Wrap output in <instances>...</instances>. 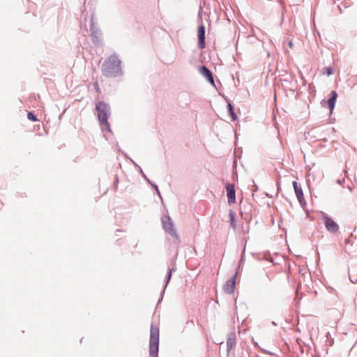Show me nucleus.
I'll return each instance as SVG.
<instances>
[{
	"mask_svg": "<svg viewBox=\"0 0 357 357\" xmlns=\"http://www.w3.org/2000/svg\"><path fill=\"white\" fill-rule=\"evenodd\" d=\"M121 61L118 56L112 54L108 56L103 62L101 71L106 77H115L122 75Z\"/></svg>",
	"mask_w": 357,
	"mask_h": 357,
	"instance_id": "obj_1",
	"label": "nucleus"
},
{
	"mask_svg": "<svg viewBox=\"0 0 357 357\" xmlns=\"http://www.w3.org/2000/svg\"><path fill=\"white\" fill-rule=\"evenodd\" d=\"M96 110L98 112V117L102 126L103 130L110 131L109 124L107 121L110 115L109 107L104 102H98L96 104Z\"/></svg>",
	"mask_w": 357,
	"mask_h": 357,
	"instance_id": "obj_2",
	"label": "nucleus"
},
{
	"mask_svg": "<svg viewBox=\"0 0 357 357\" xmlns=\"http://www.w3.org/2000/svg\"><path fill=\"white\" fill-rule=\"evenodd\" d=\"M159 328L156 325L151 326L149 340V354L152 357H158Z\"/></svg>",
	"mask_w": 357,
	"mask_h": 357,
	"instance_id": "obj_3",
	"label": "nucleus"
},
{
	"mask_svg": "<svg viewBox=\"0 0 357 357\" xmlns=\"http://www.w3.org/2000/svg\"><path fill=\"white\" fill-rule=\"evenodd\" d=\"M322 220L327 231L332 234H335L339 231V225L331 218L324 213Z\"/></svg>",
	"mask_w": 357,
	"mask_h": 357,
	"instance_id": "obj_4",
	"label": "nucleus"
},
{
	"mask_svg": "<svg viewBox=\"0 0 357 357\" xmlns=\"http://www.w3.org/2000/svg\"><path fill=\"white\" fill-rule=\"evenodd\" d=\"M198 46L200 49L205 47V26L200 25L197 30Z\"/></svg>",
	"mask_w": 357,
	"mask_h": 357,
	"instance_id": "obj_5",
	"label": "nucleus"
},
{
	"mask_svg": "<svg viewBox=\"0 0 357 357\" xmlns=\"http://www.w3.org/2000/svg\"><path fill=\"white\" fill-rule=\"evenodd\" d=\"M226 188L228 203L229 204H234L236 202L234 185L233 184H228Z\"/></svg>",
	"mask_w": 357,
	"mask_h": 357,
	"instance_id": "obj_6",
	"label": "nucleus"
},
{
	"mask_svg": "<svg viewBox=\"0 0 357 357\" xmlns=\"http://www.w3.org/2000/svg\"><path fill=\"white\" fill-rule=\"evenodd\" d=\"M199 73L213 85L215 84L212 73L206 67L202 66Z\"/></svg>",
	"mask_w": 357,
	"mask_h": 357,
	"instance_id": "obj_7",
	"label": "nucleus"
},
{
	"mask_svg": "<svg viewBox=\"0 0 357 357\" xmlns=\"http://www.w3.org/2000/svg\"><path fill=\"white\" fill-rule=\"evenodd\" d=\"M235 289V278H231L227 280L224 286V289L227 293L231 294L234 291Z\"/></svg>",
	"mask_w": 357,
	"mask_h": 357,
	"instance_id": "obj_8",
	"label": "nucleus"
},
{
	"mask_svg": "<svg viewBox=\"0 0 357 357\" xmlns=\"http://www.w3.org/2000/svg\"><path fill=\"white\" fill-rule=\"evenodd\" d=\"M293 186L295 190V193L300 203L304 199L303 190L301 186L297 183L296 181L293 182Z\"/></svg>",
	"mask_w": 357,
	"mask_h": 357,
	"instance_id": "obj_9",
	"label": "nucleus"
},
{
	"mask_svg": "<svg viewBox=\"0 0 357 357\" xmlns=\"http://www.w3.org/2000/svg\"><path fill=\"white\" fill-rule=\"evenodd\" d=\"M337 98V93H336V91H331V98L328 100V105L331 112H333V110L335 107V104Z\"/></svg>",
	"mask_w": 357,
	"mask_h": 357,
	"instance_id": "obj_10",
	"label": "nucleus"
},
{
	"mask_svg": "<svg viewBox=\"0 0 357 357\" xmlns=\"http://www.w3.org/2000/svg\"><path fill=\"white\" fill-rule=\"evenodd\" d=\"M164 228L171 235H172V236L176 235V231L174 230L173 225L171 222H164Z\"/></svg>",
	"mask_w": 357,
	"mask_h": 357,
	"instance_id": "obj_11",
	"label": "nucleus"
},
{
	"mask_svg": "<svg viewBox=\"0 0 357 357\" xmlns=\"http://www.w3.org/2000/svg\"><path fill=\"white\" fill-rule=\"evenodd\" d=\"M235 213L234 211H230L229 213V217L231 221V226L234 229L236 227V220H235Z\"/></svg>",
	"mask_w": 357,
	"mask_h": 357,
	"instance_id": "obj_12",
	"label": "nucleus"
},
{
	"mask_svg": "<svg viewBox=\"0 0 357 357\" xmlns=\"http://www.w3.org/2000/svg\"><path fill=\"white\" fill-rule=\"evenodd\" d=\"M228 107H229V114L231 117V119L232 121H234L236 119L237 116L234 111V108H233V106L231 105V103H229L228 104Z\"/></svg>",
	"mask_w": 357,
	"mask_h": 357,
	"instance_id": "obj_13",
	"label": "nucleus"
},
{
	"mask_svg": "<svg viewBox=\"0 0 357 357\" xmlns=\"http://www.w3.org/2000/svg\"><path fill=\"white\" fill-rule=\"evenodd\" d=\"M27 118L29 120L32 121H38V119L36 118V116L32 112H29L28 113Z\"/></svg>",
	"mask_w": 357,
	"mask_h": 357,
	"instance_id": "obj_14",
	"label": "nucleus"
},
{
	"mask_svg": "<svg viewBox=\"0 0 357 357\" xmlns=\"http://www.w3.org/2000/svg\"><path fill=\"white\" fill-rule=\"evenodd\" d=\"M326 74L329 76L333 73V70L331 67H327L325 68Z\"/></svg>",
	"mask_w": 357,
	"mask_h": 357,
	"instance_id": "obj_15",
	"label": "nucleus"
},
{
	"mask_svg": "<svg viewBox=\"0 0 357 357\" xmlns=\"http://www.w3.org/2000/svg\"><path fill=\"white\" fill-rule=\"evenodd\" d=\"M350 280L351 281L353 282V283H356L357 282V275L356 276H352V275H350Z\"/></svg>",
	"mask_w": 357,
	"mask_h": 357,
	"instance_id": "obj_16",
	"label": "nucleus"
},
{
	"mask_svg": "<svg viewBox=\"0 0 357 357\" xmlns=\"http://www.w3.org/2000/svg\"><path fill=\"white\" fill-rule=\"evenodd\" d=\"M94 86H95L96 91L98 93H100V88H99L98 84V83H97V82H96V83L94 84Z\"/></svg>",
	"mask_w": 357,
	"mask_h": 357,
	"instance_id": "obj_17",
	"label": "nucleus"
},
{
	"mask_svg": "<svg viewBox=\"0 0 357 357\" xmlns=\"http://www.w3.org/2000/svg\"><path fill=\"white\" fill-rule=\"evenodd\" d=\"M288 45H289V48L293 49V47H294V43H293V41H292V40H290V41L289 42V44H288Z\"/></svg>",
	"mask_w": 357,
	"mask_h": 357,
	"instance_id": "obj_18",
	"label": "nucleus"
}]
</instances>
